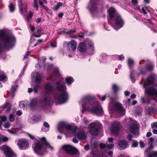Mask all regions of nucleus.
Listing matches in <instances>:
<instances>
[{
  "instance_id": "nucleus-55",
  "label": "nucleus",
  "mask_w": 157,
  "mask_h": 157,
  "mask_svg": "<svg viewBox=\"0 0 157 157\" xmlns=\"http://www.w3.org/2000/svg\"><path fill=\"white\" fill-rule=\"evenodd\" d=\"M132 3L134 6H135L138 4V2L137 0H132Z\"/></svg>"
},
{
  "instance_id": "nucleus-16",
  "label": "nucleus",
  "mask_w": 157,
  "mask_h": 157,
  "mask_svg": "<svg viewBox=\"0 0 157 157\" xmlns=\"http://www.w3.org/2000/svg\"><path fill=\"white\" fill-rule=\"evenodd\" d=\"M114 19L115 24L116 25L120 28L123 26L124 22L120 14H117V15L114 18Z\"/></svg>"
},
{
  "instance_id": "nucleus-1",
  "label": "nucleus",
  "mask_w": 157,
  "mask_h": 157,
  "mask_svg": "<svg viewBox=\"0 0 157 157\" xmlns=\"http://www.w3.org/2000/svg\"><path fill=\"white\" fill-rule=\"evenodd\" d=\"M32 99L29 104L27 100L19 102V105L21 108H25L29 105L31 109H33L37 106H40L42 108L46 109L50 107L54 101L56 105H60L66 102L68 99Z\"/></svg>"
},
{
  "instance_id": "nucleus-11",
  "label": "nucleus",
  "mask_w": 157,
  "mask_h": 157,
  "mask_svg": "<svg viewBox=\"0 0 157 157\" xmlns=\"http://www.w3.org/2000/svg\"><path fill=\"white\" fill-rule=\"evenodd\" d=\"M120 127V124L117 121H114L111 124L110 130L111 132L114 136L118 134Z\"/></svg>"
},
{
  "instance_id": "nucleus-27",
  "label": "nucleus",
  "mask_w": 157,
  "mask_h": 157,
  "mask_svg": "<svg viewBox=\"0 0 157 157\" xmlns=\"http://www.w3.org/2000/svg\"><path fill=\"white\" fill-rule=\"evenodd\" d=\"M65 81L67 83V85H69L74 81V79L71 77H67L65 78Z\"/></svg>"
},
{
  "instance_id": "nucleus-56",
  "label": "nucleus",
  "mask_w": 157,
  "mask_h": 157,
  "mask_svg": "<svg viewBox=\"0 0 157 157\" xmlns=\"http://www.w3.org/2000/svg\"><path fill=\"white\" fill-rule=\"evenodd\" d=\"M140 146L141 148H144V144L142 141L140 142Z\"/></svg>"
},
{
  "instance_id": "nucleus-61",
  "label": "nucleus",
  "mask_w": 157,
  "mask_h": 157,
  "mask_svg": "<svg viewBox=\"0 0 157 157\" xmlns=\"http://www.w3.org/2000/svg\"><path fill=\"white\" fill-rule=\"evenodd\" d=\"M33 15V13L32 12H30L29 13V15L27 16V17L30 19L32 18Z\"/></svg>"
},
{
  "instance_id": "nucleus-4",
  "label": "nucleus",
  "mask_w": 157,
  "mask_h": 157,
  "mask_svg": "<svg viewBox=\"0 0 157 157\" xmlns=\"http://www.w3.org/2000/svg\"><path fill=\"white\" fill-rule=\"evenodd\" d=\"M16 41L15 38L8 35L6 32L0 30V53L4 49L9 50L12 48Z\"/></svg>"
},
{
  "instance_id": "nucleus-26",
  "label": "nucleus",
  "mask_w": 157,
  "mask_h": 157,
  "mask_svg": "<svg viewBox=\"0 0 157 157\" xmlns=\"http://www.w3.org/2000/svg\"><path fill=\"white\" fill-rule=\"evenodd\" d=\"M156 111V109L153 108H148L146 109V113L148 114H154Z\"/></svg>"
},
{
  "instance_id": "nucleus-24",
  "label": "nucleus",
  "mask_w": 157,
  "mask_h": 157,
  "mask_svg": "<svg viewBox=\"0 0 157 157\" xmlns=\"http://www.w3.org/2000/svg\"><path fill=\"white\" fill-rule=\"evenodd\" d=\"M0 108L4 109L8 112L11 109V105L9 103L7 102L4 105L1 106Z\"/></svg>"
},
{
  "instance_id": "nucleus-64",
  "label": "nucleus",
  "mask_w": 157,
  "mask_h": 157,
  "mask_svg": "<svg viewBox=\"0 0 157 157\" xmlns=\"http://www.w3.org/2000/svg\"><path fill=\"white\" fill-rule=\"evenodd\" d=\"M154 140V139L152 137H151L149 138V142L150 144H151V145H152V143Z\"/></svg>"
},
{
  "instance_id": "nucleus-49",
  "label": "nucleus",
  "mask_w": 157,
  "mask_h": 157,
  "mask_svg": "<svg viewBox=\"0 0 157 157\" xmlns=\"http://www.w3.org/2000/svg\"><path fill=\"white\" fill-rule=\"evenodd\" d=\"M152 129H157V122L153 123L151 125Z\"/></svg>"
},
{
  "instance_id": "nucleus-53",
  "label": "nucleus",
  "mask_w": 157,
  "mask_h": 157,
  "mask_svg": "<svg viewBox=\"0 0 157 157\" xmlns=\"http://www.w3.org/2000/svg\"><path fill=\"white\" fill-rule=\"evenodd\" d=\"M29 28L30 29L32 33H33L35 30V27L34 25H30L29 26Z\"/></svg>"
},
{
  "instance_id": "nucleus-60",
  "label": "nucleus",
  "mask_w": 157,
  "mask_h": 157,
  "mask_svg": "<svg viewBox=\"0 0 157 157\" xmlns=\"http://www.w3.org/2000/svg\"><path fill=\"white\" fill-rule=\"evenodd\" d=\"M7 131H8L9 132L12 134H15L16 133L15 131H13L11 129H8Z\"/></svg>"
},
{
  "instance_id": "nucleus-48",
  "label": "nucleus",
  "mask_w": 157,
  "mask_h": 157,
  "mask_svg": "<svg viewBox=\"0 0 157 157\" xmlns=\"http://www.w3.org/2000/svg\"><path fill=\"white\" fill-rule=\"evenodd\" d=\"M138 143L135 140H133L132 144V147H136L138 145Z\"/></svg>"
},
{
  "instance_id": "nucleus-5",
  "label": "nucleus",
  "mask_w": 157,
  "mask_h": 157,
  "mask_svg": "<svg viewBox=\"0 0 157 157\" xmlns=\"http://www.w3.org/2000/svg\"><path fill=\"white\" fill-rule=\"evenodd\" d=\"M33 147L35 153L39 155H43L46 152L47 149H53L52 147L50 145L44 137L37 141Z\"/></svg>"
},
{
  "instance_id": "nucleus-58",
  "label": "nucleus",
  "mask_w": 157,
  "mask_h": 157,
  "mask_svg": "<svg viewBox=\"0 0 157 157\" xmlns=\"http://www.w3.org/2000/svg\"><path fill=\"white\" fill-rule=\"evenodd\" d=\"M99 147L101 149H104L106 147V145L105 144H101L99 145Z\"/></svg>"
},
{
  "instance_id": "nucleus-46",
  "label": "nucleus",
  "mask_w": 157,
  "mask_h": 157,
  "mask_svg": "<svg viewBox=\"0 0 157 157\" xmlns=\"http://www.w3.org/2000/svg\"><path fill=\"white\" fill-rule=\"evenodd\" d=\"M76 31V30L75 29H72L70 30V31H68L67 32H64L65 33L70 35L74 33H75Z\"/></svg>"
},
{
  "instance_id": "nucleus-21",
  "label": "nucleus",
  "mask_w": 157,
  "mask_h": 157,
  "mask_svg": "<svg viewBox=\"0 0 157 157\" xmlns=\"http://www.w3.org/2000/svg\"><path fill=\"white\" fill-rule=\"evenodd\" d=\"M98 4L94 2H92L91 3L90 8L89 9L90 12L91 13L97 12L98 9Z\"/></svg>"
},
{
  "instance_id": "nucleus-40",
  "label": "nucleus",
  "mask_w": 157,
  "mask_h": 157,
  "mask_svg": "<svg viewBox=\"0 0 157 157\" xmlns=\"http://www.w3.org/2000/svg\"><path fill=\"white\" fill-rule=\"evenodd\" d=\"M157 157V151H154L151 154L147 155V157Z\"/></svg>"
},
{
  "instance_id": "nucleus-14",
  "label": "nucleus",
  "mask_w": 157,
  "mask_h": 157,
  "mask_svg": "<svg viewBox=\"0 0 157 157\" xmlns=\"http://www.w3.org/2000/svg\"><path fill=\"white\" fill-rule=\"evenodd\" d=\"M29 144L28 141L26 139H20L17 141V145L21 150L26 149L28 148Z\"/></svg>"
},
{
  "instance_id": "nucleus-28",
  "label": "nucleus",
  "mask_w": 157,
  "mask_h": 157,
  "mask_svg": "<svg viewBox=\"0 0 157 157\" xmlns=\"http://www.w3.org/2000/svg\"><path fill=\"white\" fill-rule=\"evenodd\" d=\"M35 78V81L36 83H39L41 82V76L39 73H37L36 74Z\"/></svg>"
},
{
  "instance_id": "nucleus-31",
  "label": "nucleus",
  "mask_w": 157,
  "mask_h": 157,
  "mask_svg": "<svg viewBox=\"0 0 157 157\" xmlns=\"http://www.w3.org/2000/svg\"><path fill=\"white\" fill-rule=\"evenodd\" d=\"M41 119V117L38 115H35L32 118L33 120L35 122H38Z\"/></svg>"
},
{
  "instance_id": "nucleus-18",
  "label": "nucleus",
  "mask_w": 157,
  "mask_h": 157,
  "mask_svg": "<svg viewBox=\"0 0 157 157\" xmlns=\"http://www.w3.org/2000/svg\"><path fill=\"white\" fill-rule=\"evenodd\" d=\"M44 92L46 94H51L53 91V86L50 82H48L44 87Z\"/></svg>"
},
{
  "instance_id": "nucleus-10",
  "label": "nucleus",
  "mask_w": 157,
  "mask_h": 157,
  "mask_svg": "<svg viewBox=\"0 0 157 157\" xmlns=\"http://www.w3.org/2000/svg\"><path fill=\"white\" fill-rule=\"evenodd\" d=\"M144 94L146 96L157 98V90L153 87L145 88Z\"/></svg>"
},
{
  "instance_id": "nucleus-54",
  "label": "nucleus",
  "mask_w": 157,
  "mask_h": 157,
  "mask_svg": "<svg viewBox=\"0 0 157 157\" xmlns=\"http://www.w3.org/2000/svg\"><path fill=\"white\" fill-rule=\"evenodd\" d=\"M39 88V86L38 85H35L33 87V90L35 93L38 92L37 89Z\"/></svg>"
},
{
  "instance_id": "nucleus-15",
  "label": "nucleus",
  "mask_w": 157,
  "mask_h": 157,
  "mask_svg": "<svg viewBox=\"0 0 157 157\" xmlns=\"http://www.w3.org/2000/svg\"><path fill=\"white\" fill-rule=\"evenodd\" d=\"M109 18L108 19V22L109 24H111V21L117 15L116 13V10L113 7H111L108 10Z\"/></svg>"
},
{
  "instance_id": "nucleus-38",
  "label": "nucleus",
  "mask_w": 157,
  "mask_h": 157,
  "mask_svg": "<svg viewBox=\"0 0 157 157\" xmlns=\"http://www.w3.org/2000/svg\"><path fill=\"white\" fill-rule=\"evenodd\" d=\"M0 120H1V121H0V128L1 127L2 124V122L5 121L6 120V117L4 116L2 117L0 116Z\"/></svg>"
},
{
  "instance_id": "nucleus-20",
  "label": "nucleus",
  "mask_w": 157,
  "mask_h": 157,
  "mask_svg": "<svg viewBox=\"0 0 157 157\" xmlns=\"http://www.w3.org/2000/svg\"><path fill=\"white\" fill-rule=\"evenodd\" d=\"M77 43L74 40L69 42L67 44L68 49L70 51H74L76 49Z\"/></svg>"
},
{
  "instance_id": "nucleus-7",
  "label": "nucleus",
  "mask_w": 157,
  "mask_h": 157,
  "mask_svg": "<svg viewBox=\"0 0 157 157\" xmlns=\"http://www.w3.org/2000/svg\"><path fill=\"white\" fill-rule=\"evenodd\" d=\"M101 126V124L98 122L91 123L88 126L89 132L92 135L96 136L99 133Z\"/></svg>"
},
{
  "instance_id": "nucleus-51",
  "label": "nucleus",
  "mask_w": 157,
  "mask_h": 157,
  "mask_svg": "<svg viewBox=\"0 0 157 157\" xmlns=\"http://www.w3.org/2000/svg\"><path fill=\"white\" fill-rule=\"evenodd\" d=\"M10 125V122H6L4 125V127L5 128H9Z\"/></svg>"
},
{
  "instance_id": "nucleus-17",
  "label": "nucleus",
  "mask_w": 157,
  "mask_h": 157,
  "mask_svg": "<svg viewBox=\"0 0 157 157\" xmlns=\"http://www.w3.org/2000/svg\"><path fill=\"white\" fill-rule=\"evenodd\" d=\"M155 78L152 75H150L147 77L144 81L143 84V87L146 88L147 86L152 84L155 82Z\"/></svg>"
},
{
  "instance_id": "nucleus-34",
  "label": "nucleus",
  "mask_w": 157,
  "mask_h": 157,
  "mask_svg": "<svg viewBox=\"0 0 157 157\" xmlns=\"http://www.w3.org/2000/svg\"><path fill=\"white\" fill-rule=\"evenodd\" d=\"M154 65L153 64H151L148 65L146 67V69L148 71H151L153 70L154 68Z\"/></svg>"
},
{
  "instance_id": "nucleus-6",
  "label": "nucleus",
  "mask_w": 157,
  "mask_h": 157,
  "mask_svg": "<svg viewBox=\"0 0 157 157\" xmlns=\"http://www.w3.org/2000/svg\"><path fill=\"white\" fill-rule=\"evenodd\" d=\"M125 120L131 133L135 136L138 135L139 133V124L131 118H127Z\"/></svg>"
},
{
  "instance_id": "nucleus-29",
  "label": "nucleus",
  "mask_w": 157,
  "mask_h": 157,
  "mask_svg": "<svg viewBox=\"0 0 157 157\" xmlns=\"http://www.w3.org/2000/svg\"><path fill=\"white\" fill-rule=\"evenodd\" d=\"M43 125L44 127L47 128V129L46 130H45V129L43 128H41V131L43 132L48 131L49 129V128L50 127V125L49 124L46 122H44L43 123Z\"/></svg>"
},
{
  "instance_id": "nucleus-3",
  "label": "nucleus",
  "mask_w": 157,
  "mask_h": 157,
  "mask_svg": "<svg viewBox=\"0 0 157 157\" xmlns=\"http://www.w3.org/2000/svg\"><path fill=\"white\" fill-rule=\"evenodd\" d=\"M95 99H82L80 103L85 110L93 113L97 115L101 116L103 112L100 103L96 101Z\"/></svg>"
},
{
  "instance_id": "nucleus-30",
  "label": "nucleus",
  "mask_w": 157,
  "mask_h": 157,
  "mask_svg": "<svg viewBox=\"0 0 157 157\" xmlns=\"http://www.w3.org/2000/svg\"><path fill=\"white\" fill-rule=\"evenodd\" d=\"M133 64L134 61L131 58L128 59V64L129 68H132Z\"/></svg>"
},
{
  "instance_id": "nucleus-22",
  "label": "nucleus",
  "mask_w": 157,
  "mask_h": 157,
  "mask_svg": "<svg viewBox=\"0 0 157 157\" xmlns=\"http://www.w3.org/2000/svg\"><path fill=\"white\" fill-rule=\"evenodd\" d=\"M78 48L79 51L82 53L85 52L86 50V45L84 42L80 43Z\"/></svg>"
},
{
  "instance_id": "nucleus-62",
  "label": "nucleus",
  "mask_w": 157,
  "mask_h": 157,
  "mask_svg": "<svg viewBox=\"0 0 157 157\" xmlns=\"http://www.w3.org/2000/svg\"><path fill=\"white\" fill-rule=\"evenodd\" d=\"M22 114V112L20 110H18L16 113V114L18 116H21Z\"/></svg>"
},
{
  "instance_id": "nucleus-12",
  "label": "nucleus",
  "mask_w": 157,
  "mask_h": 157,
  "mask_svg": "<svg viewBox=\"0 0 157 157\" xmlns=\"http://www.w3.org/2000/svg\"><path fill=\"white\" fill-rule=\"evenodd\" d=\"M115 111L121 116H123L125 114V110L121 104L118 102H115L113 104Z\"/></svg>"
},
{
  "instance_id": "nucleus-19",
  "label": "nucleus",
  "mask_w": 157,
  "mask_h": 157,
  "mask_svg": "<svg viewBox=\"0 0 157 157\" xmlns=\"http://www.w3.org/2000/svg\"><path fill=\"white\" fill-rule=\"evenodd\" d=\"M127 145V142L125 140H120L117 144V148L121 150H123L126 148Z\"/></svg>"
},
{
  "instance_id": "nucleus-45",
  "label": "nucleus",
  "mask_w": 157,
  "mask_h": 157,
  "mask_svg": "<svg viewBox=\"0 0 157 157\" xmlns=\"http://www.w3.org/2000/svg\"><path fill=\"white\" fill-rule=\"evenodd\" d=\"M83 98H96V97L94 95L89 94L85 95Z\"/></svg>"
},
{
  "instance_id": "nucleus-23",
  "label": "nucleus",
  "mask_w": 157,
  "mask_h": 157,
  "mask_svg": "<svg viewBox=\"0 0 157 157\" xmlns=\"http://www.w3.org/2000/svg\"><path fill=\"white\" fill-rule=\"evenodd\" d=\"M18 87V86L17 85H15L12 86L11 88V93L9 92V95L10 96L11 95V96H9V97H11L12 98H13L14 97L15 93Z\"/></svg>"
},
{
  "instance_id": "nucleus-43",
  "label": "nucleus",
  "mask_w": 157,
  "mask_h": 157,
  "mask_svg": "<svg viewBox=\"0 0 157 157\" xmlns=\"http://www.w3.org/2000/svg\"><path fill=\"white\" fill-rule=\"evenodd\" d=\"M9 8L10 11L11 12H13L15 10V7L11 3H10V5L9 6Z\"/></svg>"
},
{
  "instance_id": "nucleus-2",
  "label": "nucleus",
  "mask_w": 157,
  "mask_h": 157,
  "mask_svg": "<svg viewBox=\"0 0 157 157\" xmlns=\"http://www.w3.org/2000/svg\"><path fill=\"white\" fill-rule=\"evenodd\" d=\"M77 129L76 127L72 126L65 122L60 123L58 127V129L60 132L65 133L68 136L75 134V136L79 140H86L87 138V133L81 130L76 132Z\"/></svg>"
},
{
  "instance_id": "nucleus-44",
  "label": "nucleus",
  "mask_w": 157,
  "mask_h": 157,
  "mask_svg": "<svg viewBox=\"0 0 157 157\" xmlns=\"http://www.w3.org/2000/svg\"><path fill=\"white\" fill-rule=\"evenodd\" d=\"M59 73V69L58 68L55 69L53 72V74L56 76Z\"/></svg>"
},
{
  "instance_id": "nucleus-35",
  "label": "nucleus",
  "mask_w": 157,
  "mask_h": 157,
  "mask_svg": "<svg viewBox=\"0 0 157 157\" xmlns=\"http://www.w3.org/2000/svg\"><path fill=\"white\" fill-rule=\"evenodd\" d=\"M134 113L137 114V115L139 116L141 115V111L140 110L139 108L137 107L135 108L134 109Z\"/></svg>"
},
{
  "instance_id": "nucleus-39",
  "label": "nucleus",
  "mask_w": 157,
  "mask_h": 157,
  "mask_svg": "<svg viewBox=\"0 0 157 157\" xmlns=\"http://www.w3.org/2000/svg\"><path fill=\"white\" fill-rule=\"evenodd\" d=\"M149 11L147 9V7H143L141 8V12L143 13V14H147V11Z\"/></svg>"
},
{
  "instance_id": "nucleus-52",
  "label": "nucleus",
  "mask_w": 157,
  "mask_h": 157,
  "mask_svg": "<svg viewBox=\"0 0 157 157\" xmlns=\"http://www.w3.org/2000/svg\"><path fill=\"white\" fill-rule=\"evenodd\" d=\"M107 148L109 149H111L113 148L114 144H106V145Z\"/></svg>"
},
{
  "instance_id": "nucleus-63",
  "label": "nucleus",
  "mask_w": 157,
  "mask_h": 157,
  "mask_svg": "<svg viewBox=\"0 0 157 157\" xmlns=\"http://www.w3.org/2000/svg\"><path fill=\"white\" fill-rule=\"evenodd\" d=\"M96 157H106L105 153L103 154L101 153V154L99 155L98 156H97Z\"/></svg>"
},
{
  "instance_id": "nucleus-37",
  "label": "nucleus",
  "mask_w": 157,
  "mask_h": 157,
  "mask_svg": "<svg viewBox=\"0 0 157 157\" xmlns=\"http://www.w3.org/2000/svg\"><path fill=\"white\" fill-rule=\"evenodd\" d=\"M9 119L10 122H13L15 120V115L13 114H10L9 115Z\"/></svg>"
},
{
  "instance_id": "nucleus-13",
  "label": "nucleus",
  "mask_w": 157,
  "mask_h": 157,
  "mask_svg": "<svg viewBox=\"0 0 157 157\" xmlns=\"http://www.w3.org/2000/svg\"><path fill=\"white\" fill-rule=\"evenodd\" d=\"M63 149L67 153L75 154L77 153V150L74 147L69 145H65L62 147Z\"/></svg>"
},
{
  "instance_id": "nucleus-50",
  "label": "nucleus",
  "mask_w": 157,
  "mask_h": 157,
  "mask_svg": "<svg viewBox=\"0 0 157 157\" xmlns=\"http://www.w3.org/2000/svg\"><path fill=\"white\" fill-rule=\"evenodd\" d=\"M130 78L131 80H132V82L133 83H134L135 82L136 79H135L134 76L131 73L130 75Z\"/></svg>"
},
{
  "instance_id": "nucleus-25",
  "label": "nucleus",
  "mask_w": 157,
  "mask_h": 157,
  "mask_svg": "<svg viewBox=\"0 0 157 157\" xmlns=\"http://www.w3.org/2000/svg\"><path fill=\"white\" fill-rule=\"evenodd\" d=\"M112 90L113 94L116 95L120 90L119 87L115 84H113L112 86Z\"/></svg>"
},
{
  "instance_id": "nucleus-9",
  "label": "nucleus",
  "mask_w": 157,
  "mask_h": 157,
  "mask_svg": "<svg viewBox=\"0 0 157 157\" xmlns=\"http://www.w3.org/2000/svg\"><path fill=\"white\" fill-rule=\"evenodd\" d=\"M0 150L4 153L6 157H16L17 156L12 149L7 145H3L0 147Z\"/></svg>"
},
{
  "instance_id": "nucleus-36",
  "label": "nucleus",
  "mask_w": 157,
  "mask_h": 157,
  "mask_svg": "<svg viewBox=\"0 0 157 157\" xmlns=\"http://www.w3.org/2000/svg\"><path fill=\"white\" fill-rule=\"evenodd\" d=\"M39 3L40 5L44 9L45 11L48 13L49 10V8L44 5L43 3L42 2L40 1Z\"/></svg>"
},
{
  "instance_id": "nucleus-57",
  "label": "nucleus",
  "mask_w": 157,
  "mask_h": 157,
  "mask_svg": "<svg viewBox=\"0 0 157 157\" xmlns=\"http://www.w3.org/2000/svg\"><path fill=\"white\" fill-rule=\"evenodd\" d=\"M124 56L122 55L119 56L118 57V59L120 60H123V59H124Z\"/></svg>"
},
{
  "instance_id": "nucleus-8",
  "label": "nucleus",
  "mask_w": 157,
  "mask_h": 157,
  "mask_svg": "<svg viewBox=\"0 0 157 157\" xmlns=\"http://www.w3.org/2000/svg\"><path fill=\"white\" fill-rule=\"evenodd\" d=\"M55 85L57 90L62 92L60 95V98H68L69 96L68 94L66 91V86L62 85L59 82H56Z\"/></svg>"
},
{
  "instance_id": "nucleus-59",
  "label": "nucleus",
  "mask_w": 157,
  "mask_h": 157,
  "mask_svg": "<svg viewBox=\"0 0 157 157\" xmlns=\"http://www.w3.org/2000/svg\"><path fill=\"white\" fill-rule=\"evenodd\" d=\"M30 52V51H27V53L24 56V58L23 59H24L28 58V56L29 55V54Z\"/></svg>"
},
{
  "instance_id": "nucleus-42",
  "label": "nucleus",
  "mask_w": 157,
  "mask_h": 157,
  "mask_svg": "<svg viewBox=\"0 0 157 157\" xmlns=\"http://www.w3.org/2000/svg\"><path fill=\"white\" fill-rule=\"evenodd\" d=\"M6 78V76L4 73L0 75V81H3Z\"/></svg>"
},
{
  "instance_id": "nucleus-33",
  "label": "nucleus",
  "mask_w": 157,
  "mask_h": 157,
  "mask_svg": "<svg viewBox=\"0 0 157 157\" xmlns=\"http://www.w3.org/2000/svg\"><path fill=\"white\" fill-rule=\"evenodd\" d=\"M151 100L150 99H141V102L142 103L146 104H148L151 102Z\"/></svg>"
},
{
  "instance_id": "nucleus-41",
  "label": "nucleus",
  "mask_w": 157,
  "mask_h": 157,
  "mask_svg": "<svg viewBox=\"0 0 157 157\" xmlns=\"http://www.w3.org/2000/svg\"><path fill=\"white\" fill-rule=\"evenodd\" d=\"M63 5V4L61 2H59L57 4L56 6H55L54 7V9L55 10H57L59 8L60 6H62Z\"/></svg>"
},
{
  "instance_id": "nucleus-32",
  "label": "nucleus",
  "mask_w": 157,
  "mask_h": 157,
  "mask_svg": "<svg viewBox=\"0 0 157 157\" xmlns=\"http://www.w3.org/2000/svg\"><path fill=\"white\" fill-rule=\"evenodd\" d=\"M88 46L89 47V50L93 52L94 50V44L91 42H89L88 43Z\"/></svg>"
},
{
  "instance_id": "nucleus-47",
  "label": "nucleus",
  "mask_w": 157,
  "mask_h": 157,
  "mask_svg": "<svg viewBox=\"0 0 157 157\" xmlns=\"http://www.w3.org/2000/svg\"><path fill=\"white\" fill-rule=\"evenodd\" d=\"M34 7L36 9V10L37 11L38 9V6L37 2V0H34Z\"/></svg>"
}]
</instances>
